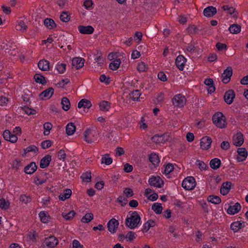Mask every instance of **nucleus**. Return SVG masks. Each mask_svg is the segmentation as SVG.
Listing matches in <instances>:
<instances>
[{"label": "nucleus", "mask_w": 248, "mask_h": 248, "mask_svg": "<svg viewBox=\"0 0 248 248\" xmlns=\"http://www.w3.org/2000/svg\"><path fill=\"white\" fill-rule=\"evenodd\" d=\"M140 221V215L136 211L129 212V217L125 220V225L128 228L133 229L137 227Z\"/></svg>", "instance_id": "1"}, {"label": "nucleus", "mask_w": 248, "mask_h": 248, "mask_svg": "<svg viewBox=\"0 0 248 248\" xmlns=\"http://www.w3.org/2000/svg\"><path fill=\"white\" fill-rule=\"evenodd\" d=\"M213 124L219 128H224L227 126L226 117L220 112L215 113L212 117Z\"/></svg>", "instance_id": "2"}, {"label": "nucleus", "mask_w": 248, "mask_h": 248, "mask_svg": "<svg viewBox=\"0 0 248 248\" xmlns=\"http://www.w3.org/2000/svg\"><path fill=\"white\" fill-rule=\"evenodd\" d=\"M84 140L88 143H92L98 138L97 131L93 129H87L83 133Z\"/></svg>", "instance_id": "3"}, {"label": "nucleus", "mask_w": 248, "mask_h": 248, "mask_svg": "<svg viewBox=\"0 0 248 248\" xmlns=\"http://www.w3.org/2000/svg\"><path fill=\"white\" fill-rule=\"evenodd\" d=\"M196 185L195 178L192 176H188L185 178L182 183V187L186 190L193 189Z\"/></svg>", "instance_id": "4"}, {"label": "nucleus", "mask_w": 248, "mask_h": 248, "mask_svg": "<svg viewBox=\"0 0 248 248\" xmlns=\"http://www.w3.org/2000/svg\"><path fill=\"white\" fill-rule=\"evenodd\" d=\"M150 186L157 188H161L164 186V181L159 176H152L148 180Z\"/></svg>", "instance_id": "5"}, {"label": "nucleus", "mask_w": 248, "mask_h": 248, "mask_svg": "<svg viewBox=\"0 0 248 248\" xmlns=\"http://www.w3.org/2000/svg\"><path fill=\"white\" fill-rule=\"evenodd\" d=\"M186 98L181 94L175 95L172 98L173 105L177 107L181 108L184 106L186 103Z\"/></svg>", "instance_id": "6"}, {"label": "nucleus", "mask_w": 248, "mask_h": 248, "mask_svg": "<svg viewBox=\"0 0 248 248\" xmlns=\"http://www.w3.org/2000/svg\"><path fill=\"white\" fill-rule=\"evenodd\" d=\"M119 223L115 218L111 219L107 224L108 231L112 233H115L118 227Z\"/></svg>", "instance_id": "7"}, {"label": "nucleus", "mask_w": 248, "mask_h": 248, "mask_svg": "<svg viewBox=\"0 0 248 248\" xmlns=\"http://www.w3.org/2000/svg\"><path fill=\"white\" fill-rule=\"evenodd\" d=\"M58 242V239L55 237L52 236L45 239L44 245L47 248H52L55 247Z\"/></svg>", "instance_id": "8"}, {"label": "nucleus", "mask_w": 248, "mask_h": 248, "mask_svg": "<svg viewBox=\"0 0 248 248\" xmlns=\"http://www.w3.org/2000/svg\"><path fill=\"white\" fill-rule=\"evenodd\" d=\"M212 140L211 138L208 136L202 137L201 139L200 145L202 150H208L211 146Z\"/></svg>", "instance_id": "9"}, {"label": "nucleus", "mask_w": 248, "mask_h": 248, "mask_svg": "<svg viewBox=\"0 0 248 248\" xmlns=\"http://www.w3.org/2000/svg\"><path fill=\"white\" fill-rule=\"evenodd\" d=\"M232 75V70L231 67H228L224 70L222 75V81L224 83H228L231 79V78Z\"/></svg>", "instance_id": "10"}, {"label": "nucleus", "mask_w": 248, "mask_h": 248, "mask_svg": "<svg viewBox=\"0 0 248 248\" xmlns=\"http://www.w3.org/2000/svg\"><path fill=\"white\" fill-rule=\"evenodd\" d=\"M3 138L7 141L12 143H15L17 140V137L15 134H13L8 130H5L3 133Z\"/></svg>", "instance_id": "11"}, {"label": "nucleus", "mask_w": 248, "mask_h": 248, "mask_svg": "<svg viewBox=\"0 0 248 248\" xmlns=\"http://www.w3.org/2000/svg\"><path fill=\"white\" fill-rule=\"evenodd\" d=\"M3 138L7 141L12 143H15L17 140V137L15 134H13L8 130H5L3 133Z\"/></svg>", "instance_id": "12"}, {"label": "nucleus", "mask_w": 248, "mask_h": 248, "mask_svg": "<svg viewBox=\"0 0 248 248\" xmlns=\"http://www.w3.org/2000/svg\"><path fill=\"white\" fill-rule=\"evenodd\" d=\"M232 141L234 145L236 146H240L244 143L243 135L241 133H237L234 135L232 138Z\"/></svg>", "instance_id": "13"}, {"label": "nucleus", "mask_w": 248, "mask_h": 248, "mask_svg": "<svg viewBox=\"0 0 248 248\" xmlns=\"http://www.w3.org/2000/svg\"><path fill=\"white\" fill-rule=\"evenodd\" d=\"M235 96L234 92L232 90H230L225 93L224 96V100L228 104H231L232 103Z\"/></svg>", "instance_id": "14"}, {"label": "nucleus", "mask_w": 248, "mask_h": 248, "mask_svg": "<svg viewBox=\"0 0 248 248\" xmlns=\"http://www.w3.org/2000/svg\"><path fill=\"white\" fill-rule=\"evenodd\" d=\"M53 93L54 89L52 88H49L41 93L39 97L42 100L47 99L50 98Z\"/></svg>", "instance_id": "15"}, {"label": "nucleus", "mask_w": 248, "mask_h": 248, "mask_svg": "<svg viewBox=\"0 0 248 248\" xmlns=\"http://www.w3.org/2000/svg\"><path fill=\"white\" fill-rule=\"evenodd\" d=\"M232 187V183L230 182H226L223 183L220 189V192L223 195H226L230 192Z\"/></svg>", "instance_id": "16"}, {"label": "nucleus", "mask_w": 248, "mask_h": 248, "mask_svg": "<svg viewBox=\"0 0 248 248\" xmlns=\"http://www.w3.org/2000/svg\"><path fill=\"white\" fill-rule=\"evenodd\" d=\"M186 59L182 55H179L176 59L175 64L180 70L184 69Z\"/></svg>", "instance_id": "17"}, {"label": "nucleus", "mask_w": 248, "mask_h": 248, "mask_svg": "<svg viewBox=\"0 0 248 248\" xmlns=\"http://www.w3.org/2000/svg\"><path fill=\"white\" fill-rule=\"evenodd\" d=\"M241 206L238 202H236L233 205H230L227 209V213L230 215H234L237 213L241 209Z\"/></svg>", "instance_id": "18"}, {"label": "nucleus", "mask_w": 248, "mask_h": 248, "mask_svg": "<svg viewBox=\"0 0 248 248\" xmlns=\"http://www.w3.org/2000/svg\"><path fill=\"white\" fill-rule=\"evenodd\" d=\"M78 30L80 33L86 34H92L94 31L93 28L91 26L80 25L78 27Z\"/></svg>", "instance_id": "19"}, {"label": "nucleus", "mask_w": 248, "mask_h": 248, "mask_svg": "<svg viewBox=\"0 0 248 248\" xmlns=\"http://www.w3.org/2000/svg\"><path fill=\"white\" fill-rule=\"evenodd\" d=\"M203 13L206 17H212L217 13V9L213 6H208L204 9Z\"/></svg>", "instance_id": "20"}, {"label": "nucleus", "mask_w": 248, "mask_h": 248, "mask_svg": "<svg viewBox=\"0 0 248 248\" xmlns=\"http://www.w3.org/2000/svg\"><path fill=\"white\" fill-rule=\"evenodd\" d=\"M238 155L237 159L238 161H243L247 157L248 154L247 150L244 148H239L237 150Z\"/></svg>", "instance_id": "21"}, {"label": "nucleus", "mask_w": 248, "mask_h": 248, "mask_svg": "<svg viewBox=\"0 0 248 248\" xmlns=\"http://www.w3.org/2000/svg\"><path fill=\"white\" fill-rule=\"evenodd\" d=\"M84 60L81 58H74L72 60V65L76 69H79L84 65Z\"/></svg>", "instance_id": "22"}, {"label": "nucleus", "mask_w": 248, "mask_h": 248, "mask_svg": "<svg viewBox=\"0 0 248 248\" xmlns=\"http://www.w3.org/2000/svg\"><path fill=\"white\" fill-rule=\"evenodd\" d=\"M51 160V156L47 155H45L41 160L40 167L42 169H44L48 167Z\"/></svg>", "instance_id": "23"}, {"label": "nucleus", "mask_w": 248, "mask_h": 248, "mask_svg": "<svg viewBox=\"0 0 248 248\" xmlns=\"http://www.w3.org/2000/svg\"><path fill=\"white\" fill-rule=\"evenodd\" d=\"M37 167L34 162H31L24 168V171L29 174H32L37 170Z\"/></svg>", "instance_id": "24"}, {"label": "nucleus", "mask_w": 248, "mask_h": 248, "mask_svg": "<svg viewBox=\"0 0 248 248\" xmlns=\"http://www.w3.org/2000/svg\"><path fill=\"white\" fill-rule=\"evenodd\" d=\"M149 159L155 167L158 166L160 163V158L158 155L154 153L150 155Z\"/></svg>", "instance_id": "25"}, {"label": "nucleus", "mask_w": 248, "mask_h": 248, "mask_svg": "<svg viewBox=\"0 0 248 248\" xmlns=\"http://www.w3.org/2000/svg\"><path fill=\"white\" fill-rule=\"evenodd\" d=\"M38 66L42 71H48L49 69V62L45 60H40L38 63Z\"/></svg>", "instance_id": "26"}, {"label": "nucleus", "mask_w": 248, "mask_h": 248, "mask_svg": "<svg viewBox=\"0 0 248 248\" xmlns=\"http://www.w3.org/2000/svg\"><path fill=\"white\" fill-rule=\"evenodd\" d=\"M17 22L16 30L22 32H25L28 29V27L24 20L22 19H19L17 20Z\"/></svg>", "instance_id": "27"}, {"label": "nucleus", "mask_w": 248, "mask_h": 248, "mask_svg": "<svg viewBox=\"0 0 248 248\" xmlns=\"http://www.w3.org/2000/svg\"><path fill=\"white\" fill-rule=\"evenodd\" d=\"M72 194V191L70 189H66L64 191L61 193L59 196L60 200L64 201L65 200L69 199Z\"/></svg>", "instance_id": "28"}, {"label": "nucleus", "mask_w": 248, "mask_h": 248, "mask_svg": "<svg viewBox=\"0 0 248 248\" xmlns=\"http://www.w3.org/2000/svg\"><path fill=\"white\" fill-rule=\"evenodd\" d=\"M152 140L153 142L159 144L164 143L167 140L165 139L163 135H155L152 138Z\"/></svg>", "instance_id": "29"}, {"label": "nucleus", "mask_w": 248, "mask_h": 248, "mask_svg": "<svg viewBox=\"0 0 248 248\" xmlns=\"http://www.w3.org/2000/svg\"><path fill=\"white\" fill-rule=\"evenodd\" d=\"M210 165L212 169L217 170L221 165V160L217 158H215L211 160Z\"/></svg>", "instance_id": "30"}, {"label": "nucleus", "mask_w": 248, "mask_h": 248, "mask_svg": "<svg viewBox=\"0 0 248 248\" xmlns=\"http://www.w3.org/2000/svg\"><path fill=\"white\" fill-rule=\"evenodd\" d=\"M244 225L240 221H235L231 225V228L234 232H238L240 229L243 228Z\"/></svg>", "instance_id": "31"}, {"label": "nucleus", "mask_w": 248, "mask_h": 248, "mask_svg": "<svg viewBox=\"0 0 248 248\" xmlns=\"http://www.w3.org/2000/svg\"><path fill=\"white\" fill-rule=\"evenodd\" d=\"M92 106L91 103L90 101L86 99H82L80 100L78 104V108H89Z\"/></svg>", "instance_id": "32"}, {"label": "nucleus", "mask_w": 248, "mask_h": 248, "mask_svg": "<svg viewBox=\"0 0 248 248\" xmlns=\"http://www.w3.org/2000/svg\"><path fill=\"white\" fill-rule=\"evenodd\" d=\"M76 130V126L73 123H69L66 126V132L68 135H72Z\"/></svg>", "instance_id": "33"}, {"label": "nucleus", "mask_w": 248, "mask_h": 248, "mask_svg": "<svg viewBox=\"0 0 248 248\" xmlns=\"http://www.w3.org/2000/svg\"><path fill=\"white\" fill-rule=\"evenodd\" d=\"M62 108L65 111H67L70 108V102L69 99L66 97H62L61 101Z\"/></svg>", "instance_id": "34"}, {"label": "nucleus", "mask_w": 248, "mask_h": 248, "mask_svg": "<svg viewBox=\"0 0 248 248\" xmlns=\"http://www.w3.org/2000/svg\"><path fill=\"white\" fill-rule=\"evenodd\" d=\"M39 217L42 222L47 223L49 220V216L45 211H41L39 214Z\"/></svg>", "instance_id": "35"}, {"label": "nucleus", "mask_w": 248, "mask_h": 248, "mask_svg": "<svg viewBox=\"0 0 248 248\" xmlns=\"http://www.w3.org/2000/svg\"><path fill=\"white\" fill-rule=\"evenodd\" d=\"M99 108L101 110L107 111L110 108V104L108 101H103L99 103Z\"/></svg>", "instance_id": "36"}, {"label": "nucleus", "mask_w": 248, "mask_h": 248, "mask_svg": "<svg viewBox=\"0 0 248 248\" xmlns=\"http://www.w3.org/2000/svg\"><path fill=\"white\" fill-rule=\"evenodd\" d=\"M152 209L156 214H160L162 212L163 207L161 203L156 202L153 204Z\"/></svg>", "instance_id": "37"}, {"label": "nucleus", "mask_w": 248, "mask_h": 248, "mask_svg": "<svg viewBox=\"0 0 248 248\" xmlns=\"http://www.w3.org/2000/svg\"><path fill=\"white\" fill-rule=\"evenodd\" d=\"M207 200L208 202L216 204L220 203L221 201V199L218 196L214 195L209 196Z\"/></svg>", "instance_id": "38"}, {"label": "nucleus", "mask_w": 248, "mask_h": 248, "mask_svg": "<svg viewBox=\"0 0 248 248\" xmlns=\"http://www.w3.org/2000/svg\"><path fill=\"white\" fill-rule=\"evenodd\" d=\"M120 63V59H116L110 63L109 67L110 69L112 70H116L119 67Z\"/></svg>", "instance_id": "39"}, {"label": "nucleus", "mask_w": 248, "mask_h": 248, "mask_svg": "<svg viewBox=\"0 0 248 248\" xmlns=\"http://www.w3.org/2000/svg\"><path fill=\"white\" fill-rule=\"evenodd\" d=\"M44 23L45 25L49 29H53L56 26L54 21L51 18H46Z\"/></svg>", "instance_id": "40"}, {"label": "nucleus", "mask_w": 248, "mask_h": 248, "mask_svg": "<svg viewBox=\"0 0 248 248\" xmlns=\"http://www.w3.org/2000/svg\"><path fill=\"white\" fill-rule=\"evenodd\" d=\"M229 30L232 33L237 34L240 32L241 27L238 24H234L230 26Z\"/></svg>", "instance_id": "41"}, {"label": "nucleus", "mask_w": 248, "mask_h": 248, "mask_svg": "<svg viewBox=\"0 0 248 248\" xmlns=\"http://www.w3.org/2000/svg\"><path fill=\"white\" fill-rule=\"evenodd\" d=\"M34 78L36 82L42 84H45L46 82L45 78L39 74H36L34 76Z\"/></svg>", "instance_id": "42"}, {"label": "nucleus", "mask_w": 248, "mask_h": 248, "mask_svg": "<svg viewBox=\"0 0 248 248\" xmlns=\"http://www.w3.org/2000/svg\"><path fill=\"white\" fill-rule=\"evenodd\" d=\"M66 64L63 63L58 62L55 67V69L58 71L59 73L63 74L66 70Z\"/></svg>", "instance_id": "43"}, {"label": "nucleus", "mask_w": 248, "mask_h": 248, "mask_svg": "<svg viewBox=\"0 0 248 248\" xmlns=\"http://www.w3.org/2000/svg\"><path fill=\"white\" fill-rule=\"evenodd\" d=\"M43 127L44 129V135L47 136L49 134L50 130L52 127V125L50 123L46 122L44 124Z\"/></svg>", "instance_id": "44"}, {"label": "nucleus", "mask_w": 248, "mask_h": 248, "mask_svg": "<svg viewBox=\"0 0 248 248\" xmlns=\"http://www.w3.org/2000/svg\"><path fill=\"white\" fill-rule=\"evenodd\" d=\"M93 215L92 213H87L82 217L81 221L83 223H89L93 219Z\"/></svg>", "instance_id": "45"}, {"label": "nucleus", "mask_w": 248, "mask_h": 248, "mask_svg": "<svg viewBox=\"0 0 248 248\" xmlns=\"http://www.w3.org/2000/svg\"><path fill=\"white\" fill-rule=\"evenodd\" d=\"M76 213L74 211L72 210L69 212L68 213H63L62 214V217L67 220L72 219L75 216Z\"/></svg>", "instance_id": "46"}, {"label": "nucleus", "mask_w": 248, "mask_h": 248, "mask_svg": "<svg viewBox=\"0 0 248 248\" xmlns=\"http://www.w3.org/2000/svg\"><path fill=\"white\" fill-rule=\"evenodd\" d=\"M112 162V159L109 157L108 154H106L104 155L101 158V163H104L106 165H108L111 164Z\"/></svg>", "instance_id": "47"}, {"label": "nucleus", "mask_w": 248, "mask_h": 248, "mask_svg": "<svg viewBox=\"0 0 248 248\" xmlns=\"http://www.w3.org/2000/svg\"><path fill=\"white\" fill-rule=\"evenodd\" d=\"M26 238L28 241L30 242V243H33L35 241L36 239V234L35 232H30L27 237Z\"/></svg>", "instance_id": "48"}, {"label": "nucleus", "mask_w": 248, "mask_h": 248, "mask_svg": "<svg viewBox=\"0 0 248 248\" xmlns=\"http://www.w3.org/2000/svg\"><path fill=\"white\" fill-rule=\"evenodd\" d=\"M80 177L83 181L89 182L91 180V173L89 171H86L82 173Z\"/></svg>", "instance_id": "49"}, {"label": "nucleus", "mask_w": 248, "mask_h": 248, "mask_svg": "<svg viewBox=\"0 0 248 248\" xmlns=\"http://www.w3.org/2000/svg\"><path fill=\"white\" fill-rule=\"evenodd\" d=\"M197 166L198 167V168L201 170H207L208 167L207 165L203 161L198 160L196 161V163Z\"/></svg>", "instance_id": "50"}, {"label": "nucleus", "mask_w": 248, "mask_h": 248, "mask_svg": "<svg viewBox=\"0 0 248 248\" xmlns=\"http://www.w3.org/2000/svg\"><path fill=\"white\" fill-rule=\"evenodd\" d=\"M140 94L141 93L140 92L139 90H137L131 92L130 93V97L132 99V100H138L140 96Z\"/></svg>", "instance_id": "51"}, {"label": "nucleus", "mask_w": 248, "mask_h": 248, "mask_svg": "<svg viewBox=\"0 0 248 248\" xmlns=\"http://www.w3.org/2000/svg\"><path fill=\"white\" fill-rule=\"evenodd\" d=\"M9 202L6 201L5 199L2 198L0 199V208L2 209H7L9 207Z\"/></svg>", "instance_id": "52"}, {"label": "nucleus", "mask_w": 248, "mask_h": 248, "mask_svg": "<svg viewBox=\"0 0 248 248\" xmlns=\"http://www.w3.org/2000/svg\"><path fill=\"white\" fill-rule=\"evenodd\" d=\"M147 68V65L144 62H141L138 63L137 69L140 72L145 71Z\"/></svg>", "instance_id": "53"}, {"label": "nucleus", "mask_w": 248, "mask_h": 248, "mask_svg": "<svg viewBox=\"0 0 248 248\" xmlns=\"http://www.w3.org/2000/svg\"><path fill=\"white\" fill-rule=\"evenodd\" d=\"M61 20L65 22H67L70 20V16L66 12H63L60 16Z\"/></svg>", "instance_id": "54"}, {"label": "nucleus", "mask_w": 248, "mask_h": 248, "mask_svg": "<svg viewBox=\"0 0 248 248\" xmlns=\"http://www.w3.org/2000/svg\"><path fill=\"white\" fill-rule=\"evenodd\" d=\"M173 165L171 163H168L165 167L164 173L165 174H169L173 170Z\"/></svg>", "instance_id": "55"}, {"label": "nucleus", "mask_w": 248, "mask_h": 248, "mask_svg": "<svg viewBox=\"0 0 248 248\" xmlns=\"http://www.w3.org/2000/svg\"><path fill=\"white\" fill-rule=\"evenodd\" d=\"M31 199L30 197L26 195H21L20 197V201L24 203H27L30 202Z\"/></svg>", "instance_id": "56"}, {"label": "nucleus", "mask_w": 248, "mask_h": 248, "mask_svg": "<svg viewBox=\"0 0 248 248\" xmlns=\"http://www.w3.org/2000/svg\"><path fill=\"white\" fill-rule=\"evenodd\" d=\"M22 109L28 115L34 114L36 113L35 110L29 108L27 107H24L22 108Z\"/></svg>", "instance_id": "57"}, {"label": "nucleus", "mask_w": 248, "mask_h": 248, "mask_svg": "<svg viewBox=\"0 0 248 248\" xmlns=\"http://www.w3.org/2000/svg\"><path fill=\"white\" fill-rule=\"evenodd\" d=\"M216 47L219 51L226 50L227 49V46L225 44L217 43L216 44Z\"/></svg>", "instance_id": "58"}, {"label": "nucleus", "mask_w": 248, "mask_h": 248, "mask_svg": "<svg viewBox=\"0 0 248 248\" xmlns=\"http://www.w3.org/2000/svg\"><path fill=\"white\" fill-rule=\"evenodd\" d=\"M52 142L50 140H46L41 143V146L43 149H47L51 146Z\"/></svg>", "instance_id": "59"}, {"label": "nucleus", "mask_w": 248, "mask_h": 248, "mask_svg": "<svg viewBox=\"0 0 248 248\" xmlns=\"http://www.w3.org/2000/svg\"><path fill=\"white\" fill-rule=\"evenodd\" d=\"M135 233L133 232L130 231L128 232L125 235V238L128 240L131 241L133 240L135 238Z\"/></svg>", "instance_id": "60"}, {"label": "nucleus", "mask_w": 248, "mask_h": 248, "mask_svg": "<svg viewBox=\"0 0 248 248\" xmlns=\"http://www.w3.org/2000/svg\"><path fill=\"white\" fill-rule=\"evenodd\" d=\"M124 193L127 198H130L133 195V192L132 189L126 188L124 190Z\"/></svg>", "instance_id": "61"}, {"label": "nucleus", "mask_w": 248, "mask_h": 248, "mask_svg": "<svg viewBox=\"0 0 248 248\" xmlns=\"http://www.w3.org/2000/svg\"><path fill=\"white\" fill-rule=\"evenodd\" d=\"M222 8L224 11H228V13L232 15L234 13L235 9L232 7H229L228 5H224Z\"/></svg>", "instance_id": "62"}, {"label": "nucleus", "mask_w": 248, "mask_h": 248, "mask_svg": "<svg viewBox=\"0 0 248 248\" xmlns=\"http://www.w3.org/2000/svg\"><path fill=\"white\" fill-rule=\"evenodd\" d=\"M58 157L60 160H62L64 161L66 157V154L65 151L62 150H60L58 153Z\"/></svg>", "instance_id": "63"}, {"label": "nucleus", "mask_w": 248, "mask_h": 248, "mask_svg": "<svg viewBox=\"0 0 248 248\" xmlns=\"http://www.w3.org/2000/svg\"><path fill=\"white\" fill-rule=\"evenodd\" d=\"M95 61L98 66H101L104 63V58L100 56H96L95 58Z\"/></svg>", "instance_id": "64"}]
</instances>
